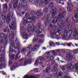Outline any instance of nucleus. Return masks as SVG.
Wrapping results in <instances>:
<instances>
[{
  "instance_id": "nucleus-9",
  "label": "nucleus",
  "mask_w": 78,
  "mask_h": 78,
  "mask_svg": "<svg viewBox=\"0 0 78 78\" xmlns=\"http://www.w3.org/2000/svg\"><path fill=\"white\" fill-rule=\"evenodd\" d=\"M5 61V58L3 57H1L0 58V69H2V67H5L6 65H4L3 63V62Z\"/></svg>"
},
{
  "instance_id": "nucleus-54",
  "label": "nucleus",
  "mask_w": 78,
  "mask_h": 78,
  "mask_svg": "<svg viewBox=\"0 0 78 78\" xmlns=\"http://www.w3.org/2000/svg\"><path fill=\"white\" fill-rule=\"evenodd\" d=\"M35 47L38 48L40 47V44H36L35 45Z\"/></svg>"
},
{
  "instance_id": "nucleus-64",
  "label": "nucleus",
  "mask_w": 78,
  "mask_h": 78,
  "mask_svg": "<svg viewBox=\"0 0 78 78\" xmlns=\"http://www.w3.org/2000/svg\"><path fill=\"white\" fill-rule=\"evenodd\" d=\"M78 50H74V53H78Z\"/></svg>"
},
{
  "instance_id": "nucleus-10",
  "label": "nucleus",
  "mask_w": 78,
  "mask_h": 78,
  "mask_svg": "<svg viewBox=\"0 0 78 78\" xmlns=\"http://www.w3.org/2000/svg\"><path fill=\"white\" fill-rule=\"evenodd\" d=\"M16 23L15 22H13L11 23V24L9 25L10 29L11 30L12 29L13 30H15L16 28Z\"/></svg>"
},
{
  "instance_id": "nucleus-30",
  "label": "nucleus",
  "mask_w": 78,
  "mask_h": 78,
  "mask_svg": "<svg viewBox=\"0 0 78 78\" xmlns=\"http://www.w3.org/2000/svg\"><path fill=\"white\" fill-rule=\"evenodd\" d=\"M2 17L3 20H5L6 19V16L5 14L2 15Z\"/></svg>"
},
{
  "instance_id": "nucleus-13",
  "label": "nucleus",
  "mask_w": 78,
  "mask_h": 78,
  "mask_svg": "<svg viewBox=\"0 0 78 78\" xmlns=\"http://www.w3.org/2000/svg\"><path fill=\"white\" fill-rule=\"evenodd\" d=\"M59 30H58V32H55V35L56 36H59V35L61 34V31L62 30V28H59Z\"/></svg>"
},
{
  "instance_id": "nucleus-5",
  "label": "nucleus",
  "mask_w": 78,
  "mask_h": 78,
  "mask_svg": "<svg viewBox=\"0 0 78 78\" xmlns=\"http://www.w3.org/2000/svg\"><path fill=\"white\" fill-rule=\"evenodd\" d=\"M50 13L52 14V17L53 18L54 16H55L58 14V11L57 9L56 8H54L53 9H51L50 11Z\"/></svg>"
},
{
  "instance_id": "nucleus-18",
  "label": "nucleus",
  "mask_w": 78,
  "mask_h": 78,
  "mask_svg": "<svg viewBox=\"0 0 78 78\" xmlns=\"http://www.w3.org/2000/svg\"><path fill=\"white\" fill-rule=\"evenodd\" d=\"M31 61L30 60V59H28V60H27V59H26L24 63L23 64V66H26V65H27V63H31Z\"/></svg>"
},
{
  "instance_id": "nucleus-17",
  "label": "nucleus",
  "mask_w": 78,
  "mask_h": 78,
  "mask_svg": "<svg viewBox=\"0 0 78 78\" xmlns=\"http://www.w3.org/2000/svg\"><path fill=\"white\" fill-rule=\"evenodd\" d=\"M4 7V11L5 13H6L7 12V9H8V5L6 4L3 5Z\"/></svg>"
},
{
  "instance_id": "nucleus-46",
  "label": "nucleus",
  "mask_w": 78,
  "mask_h": 78,
  "mask_svg": "<svg viewBox=\"0 0 78 78\" xmlns=\"http://www.w3.org/2000/svg\"><path fill=\"white\" fill-rule=\"evenodd\" d=\"M12 46L9 47V51H12V50H13V49H12V47H13V46H12V45L11 44Z\"/></svg>"
},
{
  "instance_id": "nucleus-26",
  "label": "nucleus",
  "mask_w": 78,
  "mask_h": 78,
  "mask_svg": "<svg viewBox=\"0 0 78 78\" xmlns=\"http://www.w3.org/2000/svg\"><path fill=\"white\" fill-rule=\"evenodd\" d=\"M53 6H54V4L53 3H51L49 4L48 8L50 9H51V8L53 7Z\"/></svg>"
},
{
  "instance_id": "nucleus-51",
  "label": "nucleus",
  "mask_w": 78,
  "mask_h": 78,
  "mask_svg": "<svg viewBox=\"0 0 78 78\" xmlns=\"http://www.w3.org/2000/svg\"><path fill=\"white\" fill-rule=\"evenodd\" d=\"M33 41L34 42H37L38 41V39L37 38H35L33 40Z\"/></svg>"
},
{
  "instance_id": "nucleus-12",
  "label": "nucleus",
  "mask_w": 78,
  "mask_h": 78,
  "mask_svg": "<svg viewBox=\"0 0 78 78\" xmlns=\"http://www.w3.org/2000/svg\"><path fill=\"white\" fill-rule=\"evenodd\" d=\"M68 28H65V29L64 35L62 36V37L63 38H64V39H66V36L69 33V32L68 31Z\"/></svg>"
},
{
  "instance_id": "nucleus-1",
  "label": "nucleus",
  "mask_w": 78,
  "mask_h": 78,
  "mask_svg": "<svg viewBox=\"0 0 78 78\" xmlns=\"http://www.w3.org/2000/svg\"><path fill=\"white\" fill-rule=\"evenodd\" d=\"M66 15H67V12L66 11L62 12L60 13L57 18H55L52 21V22L55 23L58 22L59 20H61L64 19Z\"/></svg>"
},
{
  "instance_id": "nucleus-19",
  "label": "nucleus",
  "mask_w": 78,
  "mask_h": 78,
  "mask_svg": "<svg viewBox=\"0 0 78 78\" xmlns=\"http://www.w3.org/2000/svg\"><path fill=\"white\" fill-rule=\"evenodd\" d=\"M67 69L69 70H72L74 69V65L72 64H70L67 66Z\"/></svg>"
},
{
  "instance_id": "nucleus-57",
  "label": "nucleus",
  "mask_w": 78,
  "mask_h": 78,
  "mask_svg": "<svg viewBox=\"0 0 78 78\" xmlns=\"http://www.w3.org/2000/svg\"><path fill=\"white\" fill-rule=\"evenodd\" d=\"M32 49V50L34 51H36V48L35 47H34Z\"/></svg>"
},
{
  "instance_id": "nucleus-33",
  "label": "nucleus",
  "mask_w": 78,
  "mask_h": 78,
  "mask_svg": "<svg viewBox=\"0 0 78 78\" xmlns=\"http://www.w3.org/2000/svg\"><path fill=\"white\" fill-rule=\"evenodd\" d=\"M5 41H8V37L7 35H5L4 38Z\"/></svg>"
},
{
  "instance_id": "nucleus-20",
  "label": "nucleus",
  "mask_w": 78,
  "mask_h": 78,
  "mask_svg": "<svg viewBox=\"0 0 78 78\" xmlns=\"http://www.w3.org/2000/svg\"><path fill=\"white\" fill-rule=\"evenodd\" d=\"M47 20L48 23L50 22V20H51V16L50 14H48L47 16Z\"/></svg>"
},
{
  "instance_id": "nucleus-35",
  "label": "nucleus",
  "mask_w": 78,
  "mask_h": 78,
  "mask_svg": "<svg viewBox=\"0 0 78 78\" xmlns=\"http://www.w3.org/2000/svg\"><path fill=\"white\" fill-rule=\"evenodd\" d=\"M8 40H4V45L5 46H6L8 45Z\"/></svg>"
},
{
  "instance_id": "nucleus-21",
  "label": "nucleus",
  "mask_w": 78,
  "mask_h": 78,
  "mask_svg": "<svg viewBox=\"0 0 78 78\" xmlns=\"http://www.w3.org/2000/svg\"><path fill=\"white\" fill-rule=\"evenodd\" d=\"M74 33L73 34V36L74 37H75L76 36V34H77V30L74 28Z\"/></svg>"
},
{
  "instance_id": "nucleus-44",
  "label": "nucleus",
  "mask_w": 78,
  "mask_h": 78,
  "mask_svg": "<svg viewBox=\"0 0 78 78\" xmlns=\"http://www.w3.org/2000/svg\"><path fill=\"white\" fill-rule=\"evenodd\" d=\"M38 62H39V59H37L36 60V61L35 63H34V65L35 66H37V64L38 63Z\"/></svg>"
},
{
  "instance_id": "nucleus-8",
  "label": "nucleus",
  "mask_w": 78,
  "mask_h": 78,
  "mask_svg": "<svg viewBox=\"0 0 78 78\" xmlns=\"http://www.w3.org/2000/svg\"><path fill=\"white\" fill-rule=\"evenodd\" d=\"M58 25L59 27H66V22L62 20L60 21L58 23Z\"/></svg>"
},
{
  "instance_id": "nucleus-56",
  "label": "nucleus",
  "mask_w": 78,
  "mask_h": 78,
  "mask_svg": "<svg viewBox=\"0 0 78 78\" xmlns=\"http://www.w3.org/2000/svg\"><path fill=\"white\" fill-rule=\"evenodd\" d=\"M54 59V58L53 57V56H51L50 57V60H51V61H53Z\"/></svg>"
},
{
  "instance_id": "nucleus-14",
  "label": "nucleus",
  "mask_w": 78,
  "mask_h": 78,
  "mask_svg": "<svg viewBox=\"0 0 78 78\" xmlns=\"http://www.w3.org/2000/svg\"><path fill=\"white\" fill-rule=\"evenodd\" d=\"M14 37V34L13 32L9 34V39L10 41H12Z\"/></svg>"
},
{
  "instance_id": "nucleus-37",
  "label": "nucleus",
  "mask_w": 78,
  "mask_h": 78,
  "mask_svg": "<svg viewBox=\"0 0 78 78\" xmlns=\"http://www.w3.org/2000/svg\"><path fill=\"white\" fill-rule=\"evenodd\" d=\"M73 58V57H72V56H69V57L67 58V60L69 61H71L72 60V58Z\"/></svg>"
},
{
  "instance_id": "nucleus-49",
  "label": "nucleus",
  "mask_w": 78,
  "mask_h": 78,
  "mask_svg": "<svg viewBox=\"0 0 78 78\" xmlns=\"http://www.w3.org/2000/svg\"><path fill=\"white\" fill-rule=\"evenodd\" d=\"M10 58L12 60H13L14 59V55H11Z\"/></svg>"
},
{
  "instance_id": "nucleus-23",
  "label": "nucleus",
  "mask_w": 78,
  "mask_h": 78,
  "mask_svg": "<svg viewBox=\"0 0 78 78\" xmlns=\"http://www.w3.org/2000/svg\"><path fill=\"white\" fill-rule=\"evenodd\" d=\"M27 5H28V4H27V2L26 1H23V2L21 3V5L22 6H27Z\"/></svg>"
},
{
  "instance_id": "nucleus-62",
  "label": "nucleus",
  "mask_w": 78,
  "mask_h": 78,
  "mask_svg": "<svg viewBox=\"0 0 78 78\" xmlns=\"http://www.w3.org/2000/svg\"><path fill=\"white\" fill-rule=\"evenodd\" d=\"M50 33L52 35H54L55 34V31H52Z\"/></svg>"
},
{
  "instance_id": "nucleus-38",
  "label": "nucleus",
  "mask_w": 78,
  "mask_h": 78,
  "mask_svg": "<svg viewBox=\"0 0 78 78\" xmlns=\"http://www.w3.org/2000/svg\"><path fill=\"white\" fill-rule=\"evenodd\" d=\"M38 58L40 61H44L45 60V58L42 57H39Z\"/></svg>"
},
{
  "instance_id": "nucleus-31",
  "label": "nucleus",
  "mask_w": 78,
  "mask_h": 78,
  "mask_svg": "<svg viewBox=\"0 0 78 78\" xmlns=\"http://www.w3.org/2000/svg\"><path fill=\"white\" fill-rule=\"evenodd\" d=\"M16 67H18V66L15 67V66H12L10 70L12 71V70H15Z\"/></svg>"
},
{
  "instance_id": "nucleus-59",
  "label": "nucleus",
  "mask_w": 78,
  "mask_h": 78,
  "mask_svg": "<svg viewBox=\"0 0 78 78\" xmlns=\"http://www.w3.org/2000/svg\"><path fill=\"white\" fill-rule=\"evenodd\" d=\"M55 61H57V62H59L60 61V60H59V58H57L55 59Z\"/></svg>"
},
{
  "instance_id": "nucleus-11",
  "label": "nucleus",
  "mask_w": 78,
  "mask_h": 78,
  "mask_svg": "<svg viewBox=\"0 0 78 78\" xmlns=\"http://www.w3.org/2000/svg\"><path fill=\"white\" fill-rule=\"evenodd\" d=\"M67 3L68 5L69 6V7H67V10L68 12H70L73 8V5H72V3L70 2H69Z\"/></svg>"
},
{
  "instance_id": "nucleus-28",
  "label": "nucleus",
  "mask_w": 78,
  "mask_h": 78,
  "mask_svg": "<svg viewBox=\"0 0 78 78\" xmlns=\"http://www.w3.org/2000/svg\"><path fill=\"white\" fill-rule=\"evenodd\" d=\"M45 54H46L45 57L46 58H48L50 56V52L48 51V52H46Z\"/></svg>"
},
{
  "instance_id": "nucleus-40",
  "label": "nucleus",
  "mask_w": 78,
  "mask_h": 78,
  "mask_svg": "<svg viewBox=\"0 0 78 78\" xmlns=\"http://www.w3.org/2000/svg\"><path fill=\"white\" fill-rule=\"evenodd\" d=\"M43 11L45 13H47L48 11V8L46 7L44 9Z\"/></svg>"
},
{
  "instance_id": "nucleus-42",
  "label": "nucleus",
  "mask_w": 78,
  "mask_h": 78,
  "mask_svg": "<svg viewBox=\"0 0 78 78\" xmlns=\"http://www.w3.org/2000/svg\"><path fill=\"white\" fill-rule=\"evenodd\" d=\"M66 55L67 56H72V55L71 54V53L70 52H66Z\"/></svg>"
},
{
  "instance_id": "nucleus-7",
  "label": "nucleus",
  "mask_w": 78,
  "mask_h": 78,
  "mask_svg": "<svg viewBox=\"0 0 78 78\" xmlns=\"http://www.w3.org/2000/svg\"><path fill=\"white\" fill-rule=\"evenodd\" d=\"M49 3V0H45V1H42L41 2L39 5L40 6H42L43 7L46 6V5Z\"/></svg>"
},
{
  "instance_id": "nucleus-2",
  "label": "nucleus",
  "mask_w": 78,
  "mask_h": 78,
  "mask_svg": "<svg viewBox=\"0 0 78 78\" xmlns=\"http://www.w3.org/2000/svg\"><path fill=\"white\" fill-rule=\"evenodd\" d=\"M16 43V47L15 45V42L14 41H12L11 44L13 46V48L15 49H17L18 50H20L21 48L20 47V43H19V39L18 38H16L15 41Z\"/></svg>"
},
{
  "instance_id": "nucleus-55",
  "label": "nucleus",
  "mask_w": 78,
  "mask_h": 78,
  "mask_svg": "<svg viewBox=\"0 0 78 78\" xmlns=\"http://www.w3.org/2000/svg\"><path fill=\"white\" fill-rule=\"evenodd\" d=\"M1 37H3L5 36V34L3 33H2L0 35Z\"/></svg>"
},
{
  "instance_id": "nucleus-25",
  "label": "nucleus",
  "mask_w": 78,
  "mask_h": 78,
  "mask_svg": "<svg viewBox=\"0 0 78 78\" xmlns=\"http://www.w3.org/2000/svg\"><path fill=\"white\" fill-rule=\"evenodd\" d=\"M18 4V1L16 0L15 1V2L13 5V8L14 9H16L17 8V4Z\"/></svg>"
},
{
  "instance_id": "nucleus-41",
  "label": "nucleus",
  "mask_w": 78,
  "mask_h": 78,
  "mask_svg": "<svg viewBox=\"0 0 78 78\" xmlns=\"http://www.w3.org/2000/svg\"><path fill=\"white\" fill-rule=\"evenodd\" d=\"M39 71V69L38 68H36L34 70V73H37V72H38Z\"/></svg>"
},
{
  "instance_id": "nucleus-24",
  "label": "nucleus",
  "mask_w": 78,
  "mask_h": 78,
  "mask_svg": "<svg viewBox=\"0 0 78 78\" xmlns=\"http://www.w3.org/2000/svg\"><path fill=\"white\" fill-rule=\"evenodd\" d=\"M58 66L57 65V64L53 66V70H51L52 72V71H54V72L56 71V69L58 68Z\"/></svg>"
},
{
  "instance_id": "nucleus-61",
  "label": "nucleus",
  "mask_w": 78,
  "mask_h": 78,
  "mask_svg": "<svg viewBox=\"0 0 78 78\" xmlns=\"http://www.w3.org/2000/svg\"><path fill=\"white\" fill-rule=\"evenodd\" d=\"M67 50V49H62V51L63 53H66V51Z\"/></svg>"
},
{
  "instance_id": "nucleus-39",
  "label": "nucleus",
  "mask_w": 78,
  "mask_h": 78,
  "mask_svg": "<svg viewBox=\"0 0 78 78\" xmlns=\"http://www.w3.org/2000/svg\"><path fill=\"white\" fill-rule=\"evenodd\" d=\"M42 0H34V2L37 4V3H39Z\"/></svg>"
},
{
  "instance_id": "nucleus-36",
  "label": "nucleus",
  "mask_w": 78,
  "mask_h": 78,
  "mask_svg": "<svg viewBox=\"0 0 78 78\" xmlns=\"http://www.w3.org/2000/svg\"><path fill=\"white\" fill-rule=\"evenodd\" d=\"M55 44V43H54V42L52 41H50L49 42V45L50 46H52L53 45H54Z\"/></svg>"
},
{
  "instance_id": "nucleus-4",
  "label": "nucleus",
  "mask_w": 78,
  "mask_h": 78,
  "mask_svg": "<svg viewBox=\"0 0 78 78\" xmlns=\"http://www.w3.org/2000/svg\"><path fill=\"white\" fill-rule=\"evenodd\" d=\"M32 22V20L31 17H29L28 19L27 17H24L23 19L22 23L24 25H26L27 23H29Z\"/></svg>"
},
{
  "instance_id": "nucleus-53",
  "label": "nucleus",
  "mask_w": 78,
  "mask_h": 78,
  "mask_svg": "<svg viewBox=\"0 0 78 78\" xmlns=\"http://www.w3.org/2000/svg\"><path fill=\"white\" fill-rule=\"evenodd\" d=\"M30 13L32 15H34L36 14V12L34 11H32L30 12Z\"/></svg>"
},
{
  "instance_id": "nucleus-22",
  "label": "nucleus",
  "mask_w": 78,
  "mask_h": 78,
  "mask_svg": "<svg viewBox=\"0 0 78 78\" xmlns=\"http://www.w3.org/2000/svg\"><path fill=\"white\" fill-rule=\"evenodd\" d=\"M40 30H36V34H40L42 33V28H40Z\"/></svg>"
},
{
  "instance_id": "nucleus-27",
  "label": "nucleus",
  "mask_w": 78,
  "mask_h": 78,
  "mask_svg": "<svg viewBox=\"0 0 78 78\" xmlns=\"http://www.w3.org/2000/svg\"><path fill=\"white\" fill-rule=\"evenodd\" d=\"M50 70H51V68H46V73H50Z\"/></svg>"
},
{
  "instance_id": "nucleus-3",
  "label": "nucleus",
  "mask_w": 78,
  "mask_h": 78,
  "mask_svg": "<svg viewBox=\"0 0 78 78\" xmlns=\"http://www.w3.org/2000/svg\"><path fill=\"white\" fill-rule=\"evenodd\" d=\"M13 16V12L10 11V13H9L7 16V18L6 20V23L7 24H9L11 22V18Z\"/></svg>"
},
{
  "instance_id": "nucleus-48",
  "label": "nucleus",
  "mask_w": 78,
  "mask_h": 78,
  "mask_svg": "<svg viewBox=\"0 0 78 78\" xmlns=\"http://www.w3.org/2000/svg\"><path fill=\"white\" fill-rule=\"evenodd\" d=\"M55 2L57 3L58 4L59 3L61 4V2L60 1V0H55Z\"/></svg>"
},
{
  "instance_id": "nucleus-6",
  "label": "nucleus",
  "mask_w": 78,
  "mask_h": 78,
  "mask_svg": "<svg viewBox=\"0 0 78 78\" xmlns=\"http://www.w3.org/2000/svg\"><path fill=\"white\" fill-rule=\"evenodd\" d=\"M30 35L31 32L30 31H28L27 30L25 32H24L23 33V36L24 39H27L28 38L29 36H30Z\"/></svg>"
},
{
  "instance_id": "nucleus-60",
  "label": "nucleus",
  "mask_w": 78,
  "mask_h": 78,
  "mask_svg": "<svg viewBox=\"0 0 78 78\" xmlns=\"http://www.w3.org/2000/svg\"><path fill=\"white\" fill-rule=\"evenodd\" d=\"M61 69L62 70H65V69H66L65 67L64 66H61Z\"/></svg>"
},
{
  "instance_id": "nucleus-52",
  "label": "nucleus",
  "mask_w": 78,
  "mask_h": 78,
  "mask_svg": "<svg viewBox=\"0 0 78 78\" xmlns=\"http://www.w3.org/2000/svg\"><path fill=\"white\" fill-rule=\"evenodd\" d=\"M30 28H31V25H30V24H28L27 26V30H29V29H30Z\"/></svg>"
},
{
  "instance_id": "nucleus-32",
  "label": "nucleus",
  "mask_w": 78,
  "mask_h": 78,
  "mask_svg": "<svg viewBox=\"0 0 78 78\" xmlns=\"http://www.w3.org/2000/svg\"><path fill=\"white\" fill-rule=\"evenodd\" d=\"M22 53H26V49L25 48H23L21 51Z\"/></svg>"
},
{
  "instance_id": "nucleus-43",
  "label": "nucleus",
  "mask_w": 78,
  "mask_h": 78,
  "mask_svg": "<svg viewBox=\"0 0 78 78\" xmlns=\"http://www.w3.org/2000/svg\"><path fill=\"white\" fill-rule=\"evenodd\" d=\"M5 51H3L1 55V56H5Z\"/></svg>"
},
{
  "instance_id": "nucleus-63",
  "label": "nucleus",
  "mask_w": 78,
  "mask_h": 78,
  "mask_svg": "<svg viewBox=\"0 0 78 78\" xmlns=\"http://www.w3.org/2000/svg\"><path fill=\"white\" fill-rule=\"evenodd\" d=\"M56 52L57 53H60L61 52V50L60 49H57L56 50H55Z\"/></svg>"
},
{
  "instance_id": "nucleus-58",
  "label": "nucleus",
  "mask_w": 78,
  "mask_h": 78,
  "mask_svg": "<svg viewBox=\"0 0 78 78\" xmlns=\"http://www.w3.org/2000/svg\"><path fill=\"white\" fill-rule=\"evenodd\" d=\"M57 29V26H55L52 29L53 31H55V30H56Z\"/></svg>"
},
{
  "instance_id": "nucleus-34",
  "label": "nucleus",
  "mask_w": 78,
  "mask_h": 78,
  "mask_svg": "<svg viewBox=\"0 0 78 78\" xmlns=\"http://www.w3.org/2000/svg\"><path fill=\"white\" fill-rule=\"evenodd\" d=\"M42 14V13L41 12L37 11L36 12V15L37 16H39Z\"/></svg>"
},
{
  "instance_id": "nucleus-15",
  "label": "nucleus",
  "mask_w": 78,
  "mask_h": 78,
  "mask_svg": "<svg viewBox=\"0 0 78 78\" xmlns=\"http://www.w3.org/2000/svg\"><path fill=\"white\" fill-rule=\"evenodd\" d=\"M38 29V28L36 26L32 25L31 27L30 31L32 33H33L35 31V30Z\"/></svg>"
},
{
  "instance_id": "nucleus-29",
  "label": "nucleus",
  "mask_w": 78,
  "mask_h": 78,
  "mask_svg": "<svg viewBox=\"0 0 78 78\" xmlns=\"http://www.w3.org/2000/svg\"><path fill=\"white\" fill-rule=\"evenodd\" d=\"M56 51L55 50H53L52 51V53L54 55V56H58V54L56 53Z\"/></svg>"
},
{
  "instance_id": "nucleus-45",
  "label": "nucleus",
  "mask_w": 78,
  "mask_h": 78,
  "mask_svg": "<svg viewBox=\"0 0 78 78\" xmlns=\"http://www.w3.org/2000/svg\"><path fill=\"white\" fill-rule=\"evenodd\" d=\"M9 8L11 10H12L13 9V8L12 7V5H11V4H9Z\"/></svg>"
},
{
  "instance_id": "nucleus-16",
  "label": "nucleus",
  "mask_w": 78,
  "mask_h": 78,
  "mask_svg": "<svg viewBox=\"0 0 78 78\" xmlns=\"http://www.w3.org/2000/svg\"><path fill=\"white\" fill-rule=\"evenodd\" d=\"M76 28L75 27H74V26L73 25H72L71 26V28L69 30H68V32H69V33H72L73 31H74V29Z\"/></svg>"
},
{
  "instance_id": "nucleus-50",
  "label": "nucleus",
  "mask_w": 78,
  "mask_h": 78,
  "mask_svg": "<svg viewBox=\"0 0 78 78\" xmlns=\"http://www.w3.org/2000/svg\"><path fill=\"white\" fill-rule=\"evenodd\" d=\"M12 61L9 60V66H11V65H12Z\"/></svg>"
},
{
  "instance_id": "nucleus-47",
  "label": "nucleus",
  "mask_w": 78,
  "mask_h": 78,
  "mask_svg": "<svg viewBox=\"0 0 78 78\" xmlns=\"http://www.w3.org/2000/svg\"><path fill=\"white\" fill-rule=\"evenodd\" d=\"M31 19L32 20H35L36 19V17L33 16L31 18Z\"/></svg>"
}]
</instances>
